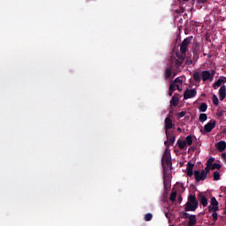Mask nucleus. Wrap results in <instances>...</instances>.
I'll list each match as a JSON object with an SVG mask.
<instances>
[{
	"label": "nucleus",
	"instance_id": "20",
	"mask_svg": "<svg viewBox=\"0 0 226 226\" xmlns=\"http://www.w3.org/2000/svg\"><path fill=\"white\" fill-rule=\"evenodd\" d=\"M207 207H208V213H213V211H214V213H216L217 211L220 210V207H218V205H216V206H208Z\"/></svg>",
	"mask_w": 226,
	"mask_h": 226
},
{
	"label": "nucleus",
	"instance_id": "9",
	"mask_svg": "<svg viewBox=\"0 0 226 226\" xmlns=\"http://www.w3.org/2000/svg\"><path fill=\"white\" fill-rule=\"evenodd\" d=\"M216 126V120H210L209 123L204 125V130L207 133H211Z\"/></svg>",
	"mask_w": 226,
	"mask_h": 226
},
{
	"label": "nucleus",
	"instance_id": "17",
	"mask_svg": "<svg viewBox=\"0 0 226 226\" xmlns=\"http://www.w3.org/2000/svg\"><path fill=\"white\" fill-rule=\"evenodd\" d=\"M197 225V215H192L189 216L188 226H196Z\"/></svg>",
	"mask_w": 226,
	"mask_h": 226
},
{
	"label": "nucleus",
	"instance_id": "21",
	"mask_svg": "<svg viewBox=\"0 0 226 226\" xmlns=\"http://www.w3.org/2000/svg\"><path fill=\"white\" fill-rule=\"evenodd\" d=\"M185 144H187L188 146H192L193 144V137H192V135H189L185 138Z\"/></svg>",
	"mask_w": 226,
	"mask_h": 226
},
{
	"label": "nucleus",
	"instance_id": "43",
	"mask_svg": "<svg viewBox=\"0 0 226 226\" xmlns=\"http://www.w3.org/2000/svg\"><path fill=\"white\" fill-rule=\"evenodd\" d=\"M173 91L172 90H170V92H169V96H172V94H173Z\"/></svg>",
	"mask_w": 226,
	"mask_h": 226
},
{
	"label": "nucleus",
	"instance_id": "11",
	"mask_svg": "<svg viewBox=\"0 0 226 226\" xmlns=\"http://www.w3.org/2000/svg\"><path fill=\"white\" fill-rule=\"evenodd\" d=\"M167 139L170 140L171 146H174V142H176V134L172 131H165Z\"/></svg>",
	"mask_w": 226,
	"mask_h": 226
},
{
	"label": "nucleus",
	"instance_id": "25",
	"mask_svg": "<svg viewBox=\"0 0 226 226\" xmlns=\"http://www.w3.org/2000/svg\"><path fill=\"white\" fill-rule=\"evenodd\" d=\"M220 169H222V164L215 162L211 165V170H220Z\"/></svg>",
	"mask_w": 226,
	"mask_h": 226
},
{
	"label": "nucleus",
	"instance_id": "46",
	"mask_svg": "<svg viewBox=\"0 0 226 226\" xmlns=\"http://www.w3.org/2000/svg\"><path fill=\"white\" fill-rule=\"evenodd\" d=\"M183 1H188V0H183Z\"/></svg>",
	"mask_w": 226,
	"mask_h": 226
},
{
	"label": "nucleus",
	"instance_id": "12",
	"mask_svg": "<svg viewBox=\"0 0 226 226\" xmlns=\"http://www.w3.org/2000/svg\"><path fill=\"white\" fill-rule=\"evenodd\" d=\"M222 84H226V77L221 76L219 79L213 84L214 89H218Z\"/></svg>",
	"mask_w": 226,
	"mask_h": 226
},
{
	"label": "nucleus",
	"instance_id": "45",
	"mask_svg": "<svg viewBox=\"0 0 226 226\" xmlns=\"http://www.w3.org/2000/svg\"><path fill=\"white\" fill-rule=\"evenodd\" d=\"M223 215H226V208H224Z\"/></svg>",
	"mask_w": 226,
	"mask_h": 226
},
{
	"label": "nucleus",
	"instance_id": "28",
	"mask_svg": "<svg viewBox=\"0 0 226 226\" xmlns=\"http://www.w3.org/2000/svg\"><path fill=\"white\" fill-rule=\"evenodd\" d=\"M173 83H175L176 85L183 86V79H181V78L177 77L174 79Z\"/></svg>",
	"mask_w": 226,
	"mask_h": 226
},
{
	"label": "nucleus",
	"instance_id": "31",
	"mask_svg": "<svg viewBox=\"0 0 226 226\" xmlns=\"http://www.w3.org/2000/svg\"><path fill=\"white\" fill-rule=\"evenodd\" d=\"M211 206H218V200H216L215 197H212L210 200Z\"/></svg>",
	"mask_w": 226,
	"mask_h": 226
},
{
	"label": "nucleus",
	"instance_id": "15",
	"mask_svg": "<svg viewBox=\"0 0 226 226\" xmlns=\"http://www.w3.org/2000/svg\"><path fill=\"white\" fill-rule=\"evenodd\" d=\"M215 147L220 153H223V151L226 149V142L224 140H221L216 143Z\"/></svg>",
	"mask_w": 226,
	"mask_h": 226
},
{
	"label": "nucleus",
	"instance_id": "36",
	"mask_svg": "<svg viewBox=\"0 0 226 226\" xmlns=\"http://www.w3.org/2000/svg\"><path fill=\"white\" fill-rule=\"evenodd\" d=\"M178 118L181 119V117H185L186 116V111H181L177 114Z\"/></svg>",
	"mask_w": 226,
	"mask_h": 226
},
{
	"label": "nucleus",
	"instance_id": "5",
	"mask_svg": "<svg viewBox=\"0 0 226 226\" xmlns=\"http://www.w3.org/2000/svg\"><path fill=\"white\" fill-rule=\"evenodd\" d=\"M177 57L178 58H171L172 64L175 65L176 70H179L181 66H183V63H185V59H186V54H182L179 52L176 53Z\"/></svg>",
	"mask_w": 226,
	"mask_h": 226
},
{
	"label": "nucleus",
	"instance_id": "3",
	"mask_svg": "<svg viewBox=\"0 0 226 226\" xmlns=\"http://www.w3.org/2000/svg\"><path fill=\"white\" fill-rule=\"evenodd\" d=\"M162 165L164 169V170H166V169H172V158L170 156V150L169 148H166L162 158Z\"/></svg>",
	"mask_w": 226,
	"mask_h": 226
},
{
	"label": "nucleus",
	"instance_id": "41",
	"mask_svg": "<svg viewBox=\"0 0 226 226\" xmlns=\"http://www.w3.org/2000/svg\"><path fill=\"white\" fill-rule=\"evenodd\" d=\"M222 160H225V159H226V153H222Z\"/></svg>",
	"mask_w": 226,
	"mask_h": 226
},
{
	"label": "nucleus",
	"instance_id": "27",
	"mask_svg": "<svg viewBox=\"0 0 226 226\" xmlns=\"http://www.w3.org/2000/svg\"><path fill=\"white\" fill-rule=\"evenodd\" d=\"M180 216L184 220H186V219L190 218V214H188L186 212H180Z\"/></svg>",
	"mask_w": 226,
	"mask_h": 226
},
{
	"label": "nucleus",
	"instance_id": "18",
	"mask_svg": "<svg viewBox=\"0 0 226 226\" xmlns=\"http://www.w3.org/2000/svg\"><path fill=\"white\" fill-rule=\"evenodd\" d=\"M170 103L173 107H177V105H179V97L174 95L170 100Z\"/></svg>",
	"mask_w": 226,
	"mask_h": 226
},
{
	"label": "nucleus",
	"instance_id": "4",
	"mask_svg": "<svg viewBox=\"0 0 226 226\" xmlns=\"http://www.w3.org/2000/svg\"><path fill=\"white\" fill-rule=\"evenodd\" d=\"M197 207H199V201L197 198L193 195H189L188 201L185 204V211H196Z\"/></svg>",
	"mask_w": 226,
	"mask_h": 226
},
{
	"label": "nucleus",
	"instance_id": "26",
	"mask_svg": "<svg viewBox=\"0 0 226 226\" xmlns=\"http://www.w3.org/2000/svg\"><path fill=\"white\" fill-rule=\"evenodd\" d=\"M176 197H177V192H171L170 196V200L172 202H176Z\"/></svg>",
	"mask_w": 226,
	"mask_h": 226
},
{
	"label": "nucleus",
	"instance_id": "19",
	"mask_svg": "<svg viewBox=\"0 0 226 226\" xmlns=\"http://www.w3.org/2000/svg\"><path fill=\"white\" fill-rule=\"evenodd\" d=\"M177 144L178 145L179 149H185L186 147V141L185 140L178 139Z\"/></svg>",
	"mask_w": 226,
	"mask_h": 226
},
{
	"label": "nucleus",
	"instance_id": "42",
	"mask_svg": "<svg viewBox=\"0 0 226 226\" xmlns=\"http://www.w3.org/2000/svg\"><path fill=\"white\" fill-rule=\"evenodd\" d=\"M178 202L181 204L183 202V197L179 196L178 197Z\"/></svg>",
	"mask_w": 226,
	"mask_h": 226
},
{
	"label": "nucleus",
	"instance_id": "6",
	"mask_svg": "<svg viewBox=\"0 0 226 226\" xmlns=\"http://www.w3.org/2000/svg\"><path fill=\"white\" fill-rule=\"evenodd\" d=\"M192 40L193 36H189L182 41V43L180 44V52L182 54H186V52L188 51V45L192 43Z\"/></svg>",
	"mask_w": 226,
	"mask_h": 226
},
{
	"label": "nucleus",
	"instance_id": "23",
	"mask_svg": "<svg viewBox=\"0 0 226 226\" xmlns=\"http://www.w3.org/2000/svg\"><path fill=\"white\" fill-rule=\"evenodd\" d=\"M199 120L200 123H204L205 121H207V114L201 113L200 114Z\"/></svg>",
	"mask_w": 226,
	"mask_h": 226
},
{
	"label": "nucleus",
	"instance_id": "2",
	"mask_svg": "<svg viewBox=\"0 0 226 226\" xmlns=\"http://www.w3.org/2000/svg\"><path fill=\"white\" fill-rule=\"evenodd\" d=\"M211 171V166L207 165L205 170H202L201 172L199 170L194 171V177L196 183H200V181H206L207 179V173Z\"/></svg>",
	"mask_w": 226,
	"mask_h": 226
},
{
	"label": "nucleus",
	"instance_id": "40",
	"mask_svg": "<svg viewBox=\"0 0 226 226\" xmlns=\"http://www.w3.org/2000/svg\"><path fill=\"white\" fill-rule=\"evenodd\" d=\"M164 146H166L167 148L169 149V147L170 146V145L169 144V140L164 141Z\"/></svg>",
	"mask_w": 226,
	"mask_h": 226
},
{
	"label": "nucleus",
	"instance_id": "39",
	"mask_svg": "<svg viewBox=\"0 0 226 226\" xmlns=\"http://www.w3.org/2000/svg\"><path fill=\"white\" fill-rule=\"evenodd\" d=\"M197 3H200L201 4H205V3H207V0H197Z\"/></svg>",
	"mask_w": 226,
	"mask_h": 226
},
{
	"label": "nucleus",
	"instance_id": "32",
	"mask_svg": "<svg viewBox=\"0 0 226 226\" xmlns=\"http://www.w3.org/2000/svg\"><path fill=\"white\" fill-rule=\"evenodd\" d=\"M151 220H153V215L148 213L145 215V221L146 222H151Z\"/></svg>",
	"mask_w": 226,
	"mask_h": 226
},
{
	"label": "nucleus",
	"instance_id": "24",
	"mask_svg": "<svg viewBox=\"0 0 226 226\" xmlns=\"http://www.w3.org/2000/svg\"><path fill=\"white\" fill-rule=\"evenodd\" d=\"M163 186H164V190H169V188H170V180L164 178Z\"/></svg>",
	"mask_w": 226,
	"mask_h": 226
},
{
	"label": "nucleus",
	"instance_id": "1",
	"mask_svg": "<svg viewBox=\"0 0 226 226\" xmlns=\"http://www.w3.org/2000/svg\"><path fill=\"white\" fill-rule=\"evenodd\" d=\"M215 75H216V71L215 70L202 71L201 76L199 72H195L192 74V79L193 80H195V82H200V80H203V82H207V80L213 82V79H215Z\"/></svg>",
	"mask_w": 226,
	"mask_h": 226
},
{
	"label": "nucleus",
	"instance_id": "7",
	"mask_svg": "<svg viewBox=\"0 0 226 226\" xmlns=\"http://www.w3.org/2000/svg\"><path fill=\"white\" fill-rule=\"evenodd\" d=\"M174 70H178V69H176V65L172 64V62H170L165 70V79L166 80L170 79V76L172 75V72H174Z\"/></svg>",
	"mask_w": 226,
	"mask_h": 226
},
{
	"label": "nucleus",
	"instance_id": "34",
	"mask_svg": "<svg viewBox=\"0 0 226 226\" xmlns=\"http://www.w3.org/2000/svg\"><path fill=\"white\" fill-rule=\"evenodd\" d=\"M213 162H215V158L214 157H210L207 162V165L208 167H211L213 165Z\"/></svg>",
	"mask_w": 226,
	"mask_h": 226
},
{
	"label": "nucleus",
	"instance_id": "33",
	"mask_svg": "<svg viewBox=\"0 0 226 226\" xmlns=\"http://www.w3.org/2000/svg\"><path fill=\"white\" fill-rule=\"evenodd\" d=\"M212 218H213V222H215V223H216V221L218 220V213L213 212Z\"/></svg>",
	"mask_w": 226,
	"mask_h": 226
},
{
	"label": "nucleus",
	"instance_id": "44",
	"mask_svg": "<svg viewBox=\"0 0 226 226\" xmlns=\"http://www.w3.org/2000/svg\"><path fill=\"white\" fill-rule=\"evenodd\" d=\"M177 132H183V130L181 129V127L177 128Z\"/></svg>",
	"mask_w": 226,
	"mask_h": 226
},
{
	"label": "nucleus",
	"instance_id": "10",
	"mask_svg": "<svg viewBox=\"0 0 226 226\" xmlns=\"http://www.w3.org/2000/svg\"><path fill=\"white\" fill-rule=\"evenodd\" d=\"M172 128H174V124L172 123V119L170 118V117H167L164 119L165 132H170V130H172Z\"/></svg>",
	"mask_w": 226,
	"mask_h": 226
},
{
	"label": "nucleus",
	"instance_id": "29",
	"mask_svg": "<svg viewBox=\"0 0 226 226\" xmlns=\"http://www.w3.org/2000/svg\"><path fill=\"white\" fill-rule=\"evenodd\" d=\"M212 102L214 103V105H218L220 103V102L218 101V97L216 96V94H213L212 96Z\"/></svg>",
	"mask_w": 226,
	"mask_h": 226
},
{
	"label": "nucleus",
	"instance_id": "38",
	"mask_svg": "<svg viewBox=\"0 0 226 226\" xmlns=\"http://www.w3.org/2000/svg\"><path fill=\"white\" fill-rule=\"evenodd\" d=\"M177 91H183V85H177Z\"/></svg>",
	"mask_w": 226,
	"mask_h": 226
},
{
	"label": "nucleus",
	"instance_id": "30",
	"mask_svg": "<svg viewBox=\"0 0 226 226\" xmlns=\"http://www.w3.org/2000/svg\"><path fill=\"white\" fill-rule=\"evenodd\" d=\"M220 172L219 171H215L214 172V181H220Z\"/></svg>",
	"mask_w": 226,
	"mask_h": 226
},
{
	"label": "nucleus",
	"instance_id": "35",
	"mask_svg": "<svg viewBox=\"0 0 226 226\" xmlns=\"http://www.w3.org/2000/svg\"><path fill=\"white\" fill-rule=\"evenodd\" d=\"M176 87H177L176 83H171L170 85V91H173V93H174V91H176Z\"/></svg>",
	"mask_w": 226,
	"mask_h": 226
},
{
	"label": "nucleus",
	"instance_id": "22",
	"mask_svg": "<svg viewBox=\"0 0 226 226\" xmlns=\"http://www.w3.org/2000/svg\"><path fill=\"white\" fill-rule=\"evenodd\" d=\"M200 112H206L207 110V103L202 102L199 107Z\"/></svg>",
	"mask_w": 226,
	"mask_h": 226
},
{
	"label": "nucleus",
	"instance_id": "37",
	"mask_svg": "<svg viewBox=\"0 0 226 226\" xmlns=\"http://www.w3.org/2000/svg\"><path fill=\"white\" fill-rule=\"evenodd\" d=\"M185 64H188V66H190L191 64H193V61L192 59H187L185 61Z\"/></svg>",
	"mask_w": 226,
	"mask_h": 226
},
{
	"label": "nucleus",
	"instance_id": "14",
	"mask_svg": "<svg viewBox=\"0 0 226 226\" xmlns=\"http://www.w3.org/2000/svg\"><path fill=\"white\" fill-rule=\"evenodd\" d=\"M226 96V87L225 85H222L219 89V98L221 102H223L225 100Z\"/></svg>",
	"mask_w": 226,
	"mask_h": 226
},
{
	"label": "nucleus",
	"instance_id": "8",
	"mask_svg": "<svg viewBox=\"0 0 226 226\" xmlns=\"http://www.w3.org/2000/svg\"><path fill=\"white\" fill-rule=\"evenodd\" d=\"M197 96V90L186 89L184 93V100H190V98H195Z\"/></svg>",
	"mask_w": 226,
	"mask_h": 226
},
{
	"label": "nucleus",
	"instance_id": "16",
	"mask_svg": "<svg viewBox=\"0 0 226 226\" xmlns=\"http://www.w3.org/2000/svg\"><path fill=\"white\" fill-rule=\"evenodd\" d=\"M193 167H195V164L192 162L187 163L186 174L189 177H192V176H193Z\"/></svg>",
	"mask_w": 226,
	"mask_h": 226
},
{
	"label": "nucleus",
	"instance_id": "13",
	"mask_svg": "<svg viewBox=\"0 0 226 226\" xmlns=\"http://www.w3.org/2000/svg\"><path fill=\"white\" fill-rule=\"evenodd\" d=\"M198 200L203 206V207H207V198H206L202 192L198 194Z\"/></svg>",
	"mask_w": 226,
	"mask_h": 226
}]
</instances>
